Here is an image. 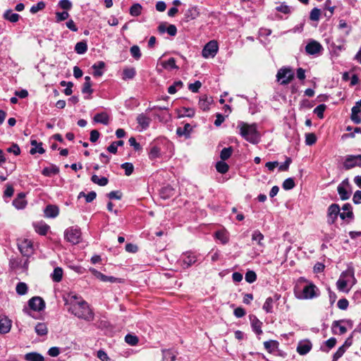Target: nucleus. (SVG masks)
<instances>
[{
  "mask_svg": "<svg viewBox=\"0 0 361 361\" xmlns=\"http://www.w3.org/2000/svg\"><path fill=\"white\" fill-rule=\"evenodd\" d=\"M273 303H274L273 298L271 297L267 298L263 305V307H262L263 310L267 313L272 312Z\"/></svg>",
  "mask_w": 361,
  "mask_h": 361,
  "instance_id": "nucleus-45",
  "label": "nucleus"
},
{
  "mask_svg": "<svg viewBox=\"0 0 361 361\" xmlns=\"http://www.w3.org/2000/svg\"><path fill=\"white\" fill-rule=\"evenodd\" d=\"M337 191L341 200H348L352 193V188L348 178L344 179L337 187Z\"/></svg>",
  "mask_w": 361,
  "mask_h": 361,
  "instance_id": "nucleus-5",
  "label": "nucleus"
},
{
  "mask_svg": "<svg viewBox=\"0 0 361 361\" xmlns=\"http://www.w3.org/2000/svg\"><path fill=\"white\" fill-rule=\"evenodd\" d=\"M240 135L252 144H257L260 140V135L257 130L256 124H247L240 122L238 124Z\"/></svg>",
  "mask_w": 361,
  "mask_h": 361,
  "instance_id": "nucleus-2",
  "label": "nucleus"
},
{
  "mask_svg": "<svg viewBox=\"0 0 361 361\" xmlns=\"http://www.w3.org/2000/svg\"><path fill=\"white\" fill-rule=\"evenodd\" d=\"M182 87L183 82L180 80L176 81L172 85L169 87L168 92L170 94H173L177 92L178 89H180Z\"/></svg>",
  "mask_w": 361,
  "mask_h": 361,
  "instance_id": "nucleus-48",
  "label": "nucleus"
},
{
  "mask_svg": "<svg viewBox=\"0 0 361 361\" xmlns=\"http://www.w3.org/2000/svg\"><path fill=\"white\" fill-rule=\"evenodd\" d=\"M216 171L220 173H226L228 171V165L223 161H218L216 164Z\"/></svg>",
  "mask_w": 361,
  "mask_h": 361,
  "instance_id": "nucleus-46",
  "label": "nucleus"
},
{
  "mask_svg": "<svg viewBox=\"0 0 361 361\" xmlns=\"http://www.w3.org/2000/svg\"><path fill=\"white\" fill-rule=\"evenodd\" d=\"M245 281L247 283H252L257 279V275L253 271H247L245 276Z\"/></svg>",
  "mask_w": 361,
  "mask_h": 361,
  "instance_id": "nucleus-59",
  "label": "nucleus"
},
{
  "mask_svg": "<svg viewBox=\"0 0 361 361\" xmlns=\"http://www.w3.org/2000/svg\"><path fill=\"white\" fill-rule=\"evenodd\" d=\"M59 214V208L55 205H48L44 209V215L49 218H54Z\"/></svg>",
  "mask_w": 361,
  "mask_h": 361,
  "instance_id": "nucleus-29",
  "label": "nucleus"
},
{
  "mask_svg": "<svg viewBox=\"0 0 361 361\" xmlns=\"http://www.w3.org/2000/svg\"><path fill=\"white\" fill-rule=\"evenodd\" d=\"M35 228L37 233H39L40 235H46L49 228V226L46 224L40 223L35 224Z\"/></svg>",
  "mask_w": 361,
  "mask_h": 361,
  "instance_id": "nucleus-44",
  "label": "nucleus"
},
{
  "mask_svg": "<svg viewBox=\"0 0 361 361\" xmlns=\"http://www.w3.org/2000/svg\"><path fill=\"white\" fill-rule=\"evenodd\" d=\"M312 346V343L309 341H301L298 345L297 352L301 355H306L310 351Z\"/></svg>",
  "mask_w": 361,
  "mask_h": 361,
  "instance_id": "nucleus-20",
  "label": "nucleus"
},
{
  "mask_svg": "<svg viewBox=\"0 0 361 361\" xmlns=\"http://www.w3.org/2000/svg\"><path fill=\"white\" fill-rule=\"evenodd\" d=\"M326 109V106L324 104H319L314 109V113L319 118H324V112Z\"/></svg>",
  "mask_w": 361,
  "mask_h": 361,
  "instance_id": "nucleus-55",
  "label": "nucleus"
},
{
  "mask_svg": "<svg viewBox=\"0 0 361 361\" xmlns=\"http://www.w3.org/2000/svg\"><path fill=\"white\" fill-rule=\"evenodd\" d=\"M141 11V5L140 4H135L130 8V13L133 16H138L140 15Z\"/></svg>",
  "mask_w": 361,
  "mask_h": 361,
  "instance_id": "nucleus-52",
  "label": "nucleus"
},
{
  "mask_svg": "<svg viewBox=\"0 0 361 361\" xmlns=\"http://www.w3.org/2000/svg\"><path fill=\"white\" fill-rule=\"evenodd\" d=\"M348 274L350 276L353 277V273L350 274L348 272H343L339 279L337 281L336 286L340 291L348 292L349 290V289L347 288L348 281L344 279V278L347 276Z\"/></svg>",
  "mask_w": 361,
  "mask_h": 361,
  "instance_id": "nucleus-18",
  "label": "nucleus"
},
{
  "mask_svg": "<svg viewBox=\"0 0 361 361\" xmlns=\"http://www.w3.org/2000/svg\"><path fill=\"white\" fill-rule=\"evenodd\" d=\"M59 6L63 10L68 11L71 9L73 4L70 0H60Z\"/></svg>",
  "mask_w": 361,
  "mask_h": 361,
  "instance_id": "nucleus-62",
  "label": "nucleus"
},
{
  "mask_svg": "<svg viewBox=\"0 0 361 361\" xmlns=\"http://www.w3.org/2000/svg\"><path fill=\"white\" fill-rule=\"evenodd\" d=\"M91 180L94 183L97 184L100 186H105L108 184V182H109L107 178H106V177L99 178L97 175H93L91 178Z\"/></svg>",
  "mask_w": 361,
  "mask_h": 361,
  "instance_id": "nucleus-40",
  "label": "nucleus"
},
{
  "mask_svg": "<svg viewBox=\"0 0 361 361\" xmlns=\"http://www.w3.org/2000/svg\"><path fill=\"white\" fill-rule=\"evenodd\" d=\"M192 128L190 123H185L183 128L179 127L176 130V133L179 136H185L189 137Z\"/></svg>",
  "mask_w": 361,
  "mask_h": 361,
  "instance_id": "nucleus-28",
  "label": "nucleus"
},
{
  "mask_svg": "<svg viewBox=\"0 0 361 361\" xmlns=\"http://www.w3.org/2000/svg\"><path fill=\"white\" fill-rule=\"evenodd\" d=\"M130 52L132 56L136 60L140 59L142 56L140 47L137 45H133L131 47Z\"/></svg>",
  "mask_w": 361,
  "mask_h": 361,
  "instance_id": "nucleus-50",
  "label": "nucleus"
},
{
  "mask_svg": "<svg viewBox=\"0 0 361 361\" xmlns=\"http://www.w3.org/2000/svg\"><path fill=\"white\" fill-rule=\"evenodd\" d=\"M121 168L124 169L126 176H130L133 173L134 166L131 163H124L121 164Z\"/></svg>",
  "mask_w": 361,
  "mask_h": 361,
  "instance_id": "nucleus-60",
  "label": "nucleus"
},
{
  "mask_svg": "<svg viewBox=\"0 0 361 361\" xmlns=\"http://www.w3.org/2000/svg\"><path fill=\"white\" fill-rule=\"evenodd\" d=\"M65 304L68 305V312L79 319L92 321L94 313L88 303L82 298L74 293H70L64 298Z\"/></svg>",
  "mask_w": 361,
  "mask_h": 361,
  "instance_id": "nucleus-1",
  "label": "nucleus"
},
{
  "mask_svg": "<svg viewBox=\"0 0 361 361\" xmlns=\"http://www.w3.org/2000/svg\"><path fill=\"white\" fill-rule=\"evenodd\" d=\"M317 141V137L314 133H307L305 135V143L307 145H312Z\"/></svg>",
  "mask_w": 361,
  "mask_h": 361,
  "instance_id": "nucleus-64",
  "label": "nucleus"
},
{
  "mask_svg": "<svg viewBox=\"0 0 361 361\" xmlns=\"http://www.w3.org/2000/svg\"><path fill=\"white\" fill-rule=\"evenodd\" d=\"M136 120L142 130L147 129L151 123V118L145 114H139Z\"/></svg>",
  "mask_w": 361,
  "mask_h": 361,
  "instance_id": "nucleus-23",
  "label": "nucleus"
},
{
  "mask_svg": "<svg viewBox=\"0 0 361 361\" xmlns=\"http://www.w3.org/2000/svg\"><path fill=\"white\" fill-rule=\"evenodd\" d=\"M321 16V11L317 8L312 9L310 14V19L313 21H318Z\"/></svg>",
  "mask_w": 361,
  "mask_h": 361,
  "instance_id": "nucleus-57",
  "label": "nucleus"
},
{
  "mask_svg": "<svg viewBox=\"0 0 361 361\" xmlns=\"http://www.w3.org/2000/svg\"><path fill=\"white\" fill-rule=\"evenodd\" d=\"M197 259V256L192 252H184L181 256L182 266L183 268H188L194 264Z\"/></svg>",
  "mask_w": 361,
  "mask_h": 361,
  "instance_id": "nucleus-12",
  "label": "nucleus"
},
{
  "mask_svg": "<svg viewBox=\"0 0 361 361\" xmlns=\"http://www.w3.org/2000/svg\"><path fill=\"white\" fill-rule=\"evenodd\" d=\"M341 210H342L340 214V217L341 219L345 220L346 219H352L353 217L352 206L350 204H344Z\"/></svg>",
  "mask_w": 361,
  "mask_h": 361,
  "instance_id": "nucleus-21",
  "label": "nucleus"
},
{
  "mask_svg": "<svg viewBox=\"0 0 361 361\" xmlns=\"http://www.w3.org/2000/svg\"><path fill=\"white\" fill-rule=\"evenodd\" d=\"M35 331L38 336H45L48 333L47 326L45 323L39 322L36 324Z\"/></svg>",
  "mask_w": 361,
  "mask_h": 361,
  "instance_id": "nucleus-31",
  "label": "nucleus"
},
{
  "mask_svg": "<svg viewBox=\"0 0 361 361\" xmlns=\"http://www.w3.org/2000/svg\"><path fill=\"white\" fill-rule=\"evenodd\" d=\"M87 50V43L84 41L78 42L75 46V51L78 54H83Z\"/></svg>",
  "mask_w": 361,
  "mask_h": 361,
  "instance_id": "nucleus-41",
  "label": "nucleus"
},
{
  "mask_svg": "<svg viewBox=\"0 0 361 361\" xmlns=\"http://www.w3.org/2000/svg\"><path fill=\"white\" fill-rule=\"evenodd\" d=\"M3 17L5 20H8L11 23H16L20 19V16L18 13H13L12 10H6Z\"/></svg>",
  "mask_w": 361,
  "mask_h": 361,
  "instance_id": "nucleus-27",
  "label": "nucleus"
},
{
  "mask_svg": "<svg viewBox=\"0 0 361 361\" xmlns=\"http://www.w3.org/2000/svg\"><path fill=\"white\" fill-rule=\"evenodd\" d=\"M278 342L276 341H267L264 342V346L269 353H273L278 348Z\"/></svg>",
  "mask_w": 361,
  "mask_h": 361,
  "instance_id": "nucleus-38",
  "label": "nucleus"
},
{
  "mask_svg": "<svg viewBox=\"0 0 361 361\" xmlns=\"http://www.w3.org/2000/svg\"><path fill=\"white\" fill-rule=\"evenodd\" d=\"M250 320L252 330L257 334L260 335L262 334V322L258 319L255 315L250 316Z\"/></svg>",
  "mask_w": 361,
  "mask_h": 361,
  "instance_id": "nucleus-19",
  "label": "nucleus"
},
{
  "mask_svg": "<svg viewBox=\"0 0 361 361\" xmlns=\"http://www.w3.org/2000/svg\"><path fill=\"white\" fill-rule=\"evenodd\" d=\"M63 278V269L61 267H56L51 274V279L55 282H60Z\"/></svg>",
  "mask_w": 361,
  "mask_h": 361,
  "instance_id": "nucleus-37",
  "label": "nucleus"
},
{
  "mask_svg": "<svg viewBox=\"0 0 361 361\" xmlns=\"http://www.w3.org/2000/svg\"><path fill=\"white\" fill-rule=\"evenodd\" d=\"M136 71L134 68H126L123 71L122 78L124 80L133 79L135 75Z\"/></svg>",
  "mask_w": 361,
  "mask_h": 361,
  "instance_id": "nucleus-35",
  "label": "nucleus"
},
{
  "mask_svg": "<svg viewBox=\"0 0 361 361\" xmlns=\"http://www.w3.org/2000/svg\"><path fill=\"white\" fill-rule=\"evenodd\" d=\"M317 288L313 283H310L305 286L300 294L296 295L298 299H312L317 296Z\"/></svg>",
  "mask_w": 361,
  "mask_h": 361,
  "instance_id": "nucleus-8",
  "label": "nucleus"
},
{
  "mask_svg": "<svg viewBox=\"0 0 361 361\" xmlns=\"http://www.w3.org/2000/svg\"><path fill=\"white\" fill-rule=\"evenodd\" d=\"M125 341L131 346H135L138 343L139 338L137 336L128 334L125 336Z\"/></svg>",
  "mask_w": 361,
  "mask_h": 361,
  "instance_id": "nucleus-42",
  "label": "nucleus"
},
{
  "mask_svg": "<svg viewBox=\"0 0 361 361\" xmlns=\"http://www.w3.org/2000/svg\"><path fill=\"white\" fill-rule=\"evenodd\" d=\"M294 75V71L291 68L284 66L278 71L276 78L280 85H286L293 80Z\"/></svg>",
  "mask_w": 361,
  "mask_h": 361,
  "instance_id": "nucleus-3",
  "label": "nucleus"
},
{
  "mask_svg": "<svg viewBox=\"0 0 361 361\" xmlns=\"http://www.w3.org/2000/svg\"><path fill=\"white\" fill-rule=\"evenodd\" d=\"M219 49L218 43L215 40H212L209 42L204 47L202 51V55L204 58H214Z\"/></svg>",
  "mask_w": 361,
  "mask_h": 361,
  "instance_id": "nucleus-7",
  "label": "nucleus"
},
{
  "mask_svg": "<svg viewBox=\"0 0 361 361\" xmlns=\"http://www.w3.org/2000/svg\"><path fill=\"white\" fill-rule=\"evenodd\" d=\"M346 350V347L345 345H341L338 348L336 352L333 355V361L338 360L340 357L343 356Z\"/></svg>",
  "mask_w": 361,
  "mask_h": 361,
  "instance_id": "nucleus-58",
  "label": "nucleus"
},
{
  "mask_svg": "<svg viewBox=\"0 0 361 361\" xmlns=\"http://www.w3.org/2000/svg\"><path fill=\"white\" fill-rule=\"evenodd\" d=\"M163 353V361H174L176 355L169 350H164Z\"/></svg>",
  "mask_w": 361,
  "mask_h": 361,
  "instance_id": "nucleus-53",
  "label": "nucleus"
},
{
  "mask_svg": "<svg viewBox=\"0 0 361 361\" xmlns=\"http://www.w3.org/2000/svg\"><path fill=\"white\" fill-rule=\"evenodd\" d=\"M264 240V235L258 230L253 232L252 235V240L256 241L259 245L264 247L262 240Z\"/></svg>",
  "mask_w": 361,
  "mask_h": 361,
  "instance_id": "nucleus-36",
  "label": "nucleus"
},
{
  "mask_svg": "<svg viewBox=\"0 0 361 361\" xmlns=\"http://www.w3.org/2000/svg\"><path fill=\"white\" fill-rule=\"evenodd\" d=\"M232 152H233L232 147H230L224 148L221 152L220 157L223 161L226 160L231 156Z\"/></svg>",
  "mask_w": 361,
  "mask_h": 361,
  "instance_id": "nucleus-54",
  "label": "nucleus"
},
{
  "mask_svg": "<svg viewBox=\"0 0 361 361\" xmlns=\"http://www.w3.org/2000/svg\"><path fill=\"white\" fill-rule=\"evenodd\" d=\"M16 290L18 295H25L27 292V286L25 283L19 282L16 286Z\"/></svg>",
  "mask_w": 361,
  "mask_h": 361,
  "instance_id": "nucleus-47",
  "label": "nucleus"
},
{
  "mask_svg": "<svg viewBox=\"0 0 361 361\" xmlns=\"http://www.w3.org/2000/svg\"><path fill=\"white\" fill-rule=\"evenodd\" d=\"M25 197V195L23 192L19 193L18 196L13 200V205L18 209H22L25 208L27 204Z\"/></svg>",
  "mask_w": 361,
  "mask_h": 361,
  "instance_id": "nucleus-22",
  "label": "nucleus"
},
{
  "mask_svg": "<svg viewBox=\"0 0 361 361\" xmlns=\"http://www.w3.org/2000/svg\"><path fill=\"white\" fill-rule=\"evenodd\" d=\"M276 10L284 14H289L291 13V8L289 6L285 4L284 3L277 6L276 7Z\"/></svg>",
  "mask_w": 361,
  "mask_h": 361,
  "instance_id": "nucleus-56",
  "label": "nucleus"
},
{
  "mask_svg": "<svg viewBox=\"0 0 361 361\" xmlns=\"http://www.w3.org/2000/svg\"><path fill=\"white\" fill-rule=\"evenodd\" d=\"M341 208L338 204H331L327 209V222L333 224L336 222L338 216H340Z\"/></svg>",
  "mask_w": 361,
  "mask_h": 361,
  "instance_id": "nucleus-10",
  "label": "nucleus"
},
{
  "mask_svg": "<svg viewBox=\"0 0 361 361\" xmlns=\"http://www.w3.org/2000/svg\"><path fill=\"white\" fill-rule=\"evenodd\" d=\"M59 172V169L56 166L46 167L44 168L42 173L45 176H51L53 174H56Z\"/></svg>",
  "mask_w": 361,
  "mask_h": 361,
  "instance_id": "nucleus-49",
  "label": "nucleus"
},
{
  "mask_svg": "<svg viewBox=\"0 0 361 361\" xmlns=\"http://www.w3.org/2000/svg\"><path fill=\"white\" fill-rule=\"evenodd\" d=\"M336 344V339L334 337L330 338L327 341H325L324 345L327 348L325 349L324 347H322L323 351L329 352V350L333 348Z\"/></svg>",
  "mask_w": 361,
  "mask_h": 361,
  "instance_id": "nucleus-51",
  "label": "nucleus"
},
{
  "mask_svg": "<svg viewBox=\"0 0 361 361\" xmlns=\"http://www.w3.org/2000/svg\"><path fill=\"white\" fill-rule=\"evenodd\" d=\"M44 7H45V4L43 1H39L37 4L33 5L30 8V13L35 14V13H37L38 11L44 9Z\"/></svg>",
  "mask_w": 361,
  "mask_h": 361,
  "instance_id": "nucleus-63",
  "label": "nucleus"
},
{
  "mask_svg": "<svg viewBox=\"0 0 361 361\" xmlns=\"http://www.w3.org/2000/svg\"><path fill=\"white\" fill-rule=\"evenodd\" d=\"M12 322L7 317L0 316V334H5L10 331Z\"/></svg>",
  "mask_w": 361,
  "mask_h": 361,
  "instance_id": "nucleus-17",
  "label": "nucleus"
},
{
  "mask_svg": "<svg viewBox=\"0 0 361 361\" xmlns=\"http://www.w3.org/2000/svg\"><path fill=\"white\" fill-rule=\"evenodd\" d=\"M200 15V9L197 6H190L185 12V18L188 22L189 20L197 18Z\"/></svg>",
  "mask_w": 361,
  "mask_h": 361,
  "instance_id": "nucleus-14",
  "label": "nucleus"
},
{
  "mask_svg": "<svg viewBox=\"0 0 361 361\" xmlns=\"http://www.w3.org/2000/svg\"><path fill=\"white\" fill-rule=\"evenodd\" d=\"M161 155V150L160 148L157 146H152L150 148L149 152V158L151 160L156 159L157 158H159Z\"/></svg>",
  "mask_w": 361,
  "mask_h": 361,
  "instance_id": "nucleus-43",
  "label": "nucleus"
},
{
  "mask_svg": "<svg viewBox=\"0 0 361 361\" xmlns=\"http://www.w3.org/2000/svg\"><path fill=\"white\" fill-rule=\"evenodd\" d=\"M29 307L35 311H41L45 307L44 301L40 297H33L28 301Z\"/></svg>",
  "mask_w": 361,
  "mask_h": 361,
  "instance_id": "nucleus-13",
  "label": "nucleus"
},
{
  "mask_svg": "<svg viewBox=\"0 0 361 361\" xmlns=\"http://www.w3.org/2000/svg\"><path fill=\"white\" fill-rule=\"evenodd\" d=\"M322 46L315 40H312L305 47V51L308 54L314 55L322 50Z\"/></svg>",
  "mask_w": 361,
  "mask_h": 361,
  "instance_id": "nucleus-16",
  "label": "nucleus"
},
{
  "mask_svg": "<svg viewBox=\"0 0 361 361\" xmlns=\"http://www.w3.org/2000/svg\"><path fill=\"white\" fill-rule=\"evenodd\" d=\"M162 66L169 70L178 69V67L176 64V60L174 58H170L167 61H164L161 63Z\"/></svg>",
  "mask_w": 361,
  "mask_h": 361,
  "instance_id": "nucleus-39",
  "label": "nucleus"
},
{
  "mask_svg": "<svg viewBox=\"0 0 361 361\" xmlns=\"http://www.w3.org/2000/svg\"><path fill=\"white\" fill-rule=\"evenodd\" d=\"M92 83H91V79L90 76H85V82L82 85V92L83 94L87 93L89 94H91L93 92L92 89Z\"/></svg>",
  "mask_w": 361,
  "mask_h": 361,
  "instance_id": "nucleus-33",
  "label": "nucleus"
},
{
  "mask_svg": "<svg viewBox=\"0 0 361 361\" xmlns=\"http://www.w3.org/2000/svg\"><path fill=\"white\" fill-rule=\"evenodd\" d=\"M213 99L212 97H209L207 95L200 97L199 100V106L203 111H208L209 106L212 103Z\"/></svg>",
  "mask_w": 361,
  "mask_h": 361,
  "instance_id": "nucleus-24",
  "label": "nucleus"
},
{
  "mask_svg": "<svg viewBox=\"0 0 361 361\" xmlns=\"http://www.w3.org/2000/svg\"><path fill=\"white\" fill-rule=\"evenodd\" d=\"M295 187V182L292 178L286 179L283 183L284 190H291Z\"/></svg>",
  "mask_w": 361,
  "mask_h": 361,
  "instance_id": "nucleus-61",
  "label": "nucleus"
},
{
  "mask_svg": "<svg viewBox=\"0 0 361 361\" xmlns=\"http://www.w3.org/2000/svg\"><path fill=\"white\" fill-rule=\"evenodd\" d=\"M356 166L361 167V154L347 155L343 162L344 169L349 170Z\"/></svg>",
  "mask_w": 361,
  "mask_h": 361,
  "instance_id": "nucleus-9",
  "label": "nucleus"
},
{
  "mask_svg": "<svg viewBox=\"0 0 361 361\" xmlns=\"http://www.w3.org/2000/svg\"><path fill=\"white\" fill-rule=\"evenodd\" d=\"M25 359L27 361H44V357L41 354L35 352L25 354Z\"/></svg>",
  "mask_w": 361,
  "mask_h": 361,
  "instance_id": "nucleus-32",
  "label": "nucleus"
},
{
  "mask_svg": "<svg viewBox=\"0 0 361 361\" xmlns=\"http://www.w3.org/2000/svg\"><path fill=\"white\" fill-rule=\"evenodd\" d=\"M105 66V63L103 61H99L92 66L94 70V76H101L103 75V69Z\"/></svg>",
  "mask_w": 361,
  "mask_h": 361,
  "instance_id": "nucleus-34",
  "label": "nucleus"
},
{
  "mask_svg": "<svg viewBox=\"0 0 361 361\" xmlns=\"http://www.w3.org/2000/svg\"><path fill=\"white\" fill-rule=\"evenodd\" d=\"M90 271L99 280L103 282H109V283H121L122 279L119 278H116L114 276H106L94 268H90Z\"/></svg>",
  "mask_w": 361,
  "mask_h": 361,
  "instance_id": "nucleus-11",
  "label": "nucleus"
},
{
  "mask_svg": "<svg viewBox=\"0 0 361 361\" xmlns=\"http://www.w3.org/2000/svg\"><path fill=\"white\" fill-rule=\"evenodd\" d=\"M65 239L69 243L76 245L81 240L80 229L76 226L68 228L64 233Z\"/></svg>",
  "mask_w": 361,
  "mask_h": 361,
  "instance_id": "nucleus-4",
  "label": "nucleus"
},
{
  "mask_svg": "<svg viewBox=\"0 0 361 361\" xmlns=\"http://www.w3.org/2000/svg\"><path fill=\"white\" fill-rule=\"evenodd\" d=\"M343 320L334 321L331 325V331L334 334L343 335L347 331V326L343 323Z\"/></svg>",
  "mask_w": 361,
  "mask_h": 361,
  "instance_id": "nucleus-15",
  "label": "nucleus"
},
{
  "mask_svg": "<svg viewBox=\"0 0 361 361\" xmlns=\"http://www.w3.org/2000/svg\"><path fill=\"white\" fill-rule=\"evenodd\" d=\"M31 145L32 147L30 150V153L31 154H35L37 152L39 154H44L45 152L44 149L42 147V142H37V140H32L30 142Z\"/></svg>",
  "mask_w": 361,
  "mask_h": 361,
  "instance_id": "nucleus-26",
  "label": "nucleus"
},
{
  "mask_svg": "<svg viewBox=\"0 0 361 361\" xmlns=\"http://www.w3.org/2000/svg\"><path fill=\"white\" fill-rule=\"evenodd\" d=\"M94 121L104 125H108L109 122V116L106 112L97 114L94 116Z\"/></svg>",
  "mask_w": 361,
  "mask_h": 361,
  "instance_id": "nucleus-30",
  "label": "nucleus"
},
{
  "mask_svg": "<svg viewBox=\"0 0 361 361\" xmlns=\"http://www.w3.org/2000/svg\"><path fill=\"white\" fill-rule=\"evenodd\" d=\"M18 247L21 254L24 256L30 257L34 252L33 244L30 239L23 238L18 240Z\"/></svg>",
  "mask_w": 361,
  "mask_h": 361,
  "instance_id": "nucleus-6",
  "label": "nucleus"
},
{
  "mask_svg": "<svg viewBox=\"0 0 361 361\" xmlns=\"http://www.w3.org/2000/svg\"><path fill=\"white\" fill-rule=\"evenodd\" d=\"M350 118L356 124L361 123V109L359 105H355L352 108Z\"/></svg>",
  "mask_w": 361,
  "mask_h": 361,
  "instance_id": "nucleus-25",
  "label": "nucleus"
}]
</instances>
